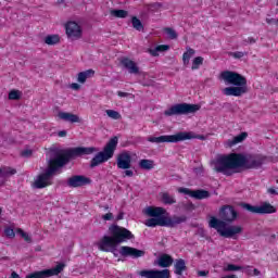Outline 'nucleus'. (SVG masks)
I'll return each instance as SVG.
<instances>
[{
	"instance_id": "1",
	"label": "nucleus",
	"mask_w": 278,
	"mask_h": 278,
	"mask_svg": "<svg viewBox=\"0 0 278 278\" xmlns=\"http://www.w3.org/2000/svg\"><path fill=\"white\" fill-rule=\"evenodd\" d=\"M99 149L94 147H76L68 149H51L50 156L48 160V168L45 173L40 174L35 182L33 184V188L40 190L42 188H47V186H51V177L55 175L60 170V168H64L71 160H77V157H83V155H92V153H98Z\"/></svg>"
},
{
	"instance_id": "2",
	"label": "nucleus",
	"mask_w": 278,
	"mask_h": 278,
	"mask_svg": "<svg viewBox=\"0 0 278 278\" xmlns=\"http://www.w3.org/2000/svg\"><path fill=\"white\" fill-rule=\"evenodd\" d=\"M266 162H273V156L231 153L219 156L212 164L215 173H222L226 177H231L236 173V168H245V170L262 168Z\"/></svg>"
},
{
	"instance_id": "3",
	"label": "nucleus",
	"mask_w": 278,
	"mask_h": 278,
	"mask_svg": "<svg viewBox=\"0 0 278 278\" xmlns=\"http://www.w3.org/2000/svg\"><path fill=\"white\" fill-rule=\"evenodd\" d=\"M219 218L212 217L210 227L216 229L222 238H236L238 233H242L241 226H227V223H233L238 218V212L231 205H224L219 210Z\"/></svg>"
},
{
	"instance_id": "4",
	"label": "nucleus",
	"mask_w": 278,
	"mask_h": 278,
	"mask_svg": "<svg viewBox=\"0 0 278 278\" xmlns=\"http://www.w3.org/2000/svg\"><path fill=\"white\" fill-rule=\"evenodd\" d=\"M219 79L225 81L226 87L223 93L226 97H242L249 92V87L247 85V77L233 71H224L219 75Z\"/></svg>"
},
{
	"instance_id": "5",
	"label": "nucleus",
	"mask_w": 278,
	"mask_h": 278,
	"mask_svg": "<svg viewBox=\"0 0 278 278\" xmlns=\"http://www.w3.org/2000/svg\"><path fill=\"white\" fill-rule=\"evenodd\" d=\"M117 147H118V137L114 136L106 142L102 151L98 152L91 159L89 163V168H97V166H101V164H105V162H110V160L114 157V153H116Z\"/></svg>"
},
{
	"instance_id": "6",
	"label": "nucleus",
	"mask_w": 278,
	"mask_h": 278,
	"mask_svg": "<svg viewBox=\"0 0 278 278\" xmlns=\"http://www.w3.org/2000/svg\"><path fill=\"white\" fill-rule=\"evenodd\" d=\"M205 140V137L201 135H194L192 131H179L176 135H163L160 137H148V142H155L156 144H160L162 142H184V140Z\"/></svg>"
},
{
	"instance_id": "7",
	"label": "nucleus",
	"mask_w": 278,
	"mask_h": 278,
	"mask_svg": "<svg viewBox=\"0 0 278 278\" xmlns=\"http://www.w3.org/2000/svg\"><path fill=\"white\" fill-rule=\"evenodd\" d=\"M188 220V216L181 215L177 216L174 215L172 218H157L152 217L146 220L147 227H169L170 229H175L177 225H181Z\"/></svg>"
},
{
	"instance_id": "8",
	"label": "nucleus",
	"mask_w": 278,
	"mask_h": 278,
	"mask_svg": "<svg viewBox=\"0 0 278 278\" xmlns=\"http://www.w3.org/2000/svg\"><path fill=\"white\" fill-rule=\"evenodd\" d=\"M201 110V104H190V103H178L172 105L168 110L164 112L165 116H181L184 114H197Z\"/></svg>"
},
{
	"instance_id": "9",
	"label": "nucleus",
	"mask_w": 278,
	"mask_h": 278,
	"mask_svg": "<svg viewBox=\"0 0 278 278\" xmlns=\"http://www.w3.org/2000/svg\"><path fill=\"white\" fill-rule=\"evenodd\" d=\"M109 233L115 240V244H123V242H127V240H134L136 238L134 233L129 231V229L118 226L116 224H112L109 227Z\"/></svg>"
},
{
	"instance_id": "10",
	"label": "nucleus",
	"mask_w": 278,
	"mask_h": 278,
	"mask_svg": "<svg viewBox=\"0 0 278 278\" xmlns=\"http://www.w3.org/2000/svg\"><path fill=\"white\" fill-rule=\"evenodd\" d=\"M240 207L242 210H245L247 212H251V214H275L277 212V208L268 203V202H263L262 205H252L245 202H242L240 204Z\"/></svg>"
},
{
	"instance_id": "11",
	"label": "nucleus",
	"mask_w": 278,
	"mask_h": 278,
	"mask_svg": "<svg viewBox=\"0 0 278 278\" xmlns=\"http://www.w3.org/2000/svg\"><path fill=\"white\" fill-rule=\"evenodd\" d=\"M64 268H66L65 263H58L55 267H52L50 269H43L39 271H35L31 274L26 275L25 278H49V277H58L60 273L64 271Z\"/></svg>"
},
{
	"instance_id": "12",
	"label": "nucleus",
	"mask_w": 278,
	"mask_h": 278,
	"mask_svg": "<svg viewBox=\"0 0 278 278\" xmlns=\"http://www.w3.org/2000/svg\"><path fill=\"white\" fill-rule=\"evenodd\" d=\"M117 247H118V243H116V240L112 235L102 237V239L98 244V249L100 251H103L104 253H114Z\"/></svg>"
},
{
	"instance_id": "13",
	"label": "nucleus",
	"mask_w": 278,
	"mask_h": 278,
	"mask_svg": "<svg viewBox=\"0 0 278 278\" xmlns=\"http://www.w3.org/2000/svg\"><path fill=\"white\" fill-rule=\"evenodd\" d=\"M92 179L84 175H74L67 179L68 188H84V186H90Z\"/></svg>"
},
{
	"instance_id": "14",
	"label": "nucleus",
	"mask_w": 278,
	"mask_h": 278,
	"mask_svg": "<svg viewBox=\"0 0 278 278\" xmlns=\"http://www.w3.org/2000/svg\"><path fill=\"white\" fill-rule=\"evenodd\" d=\"M140 277L144 278H170L169 269H143L139 271Z\"/></svg>"
},
{
	"instance_id": "15",
	"label": "nucleus",
	"mask_w": 278,
	"mask_h": 278,
	"mask_svg": "<svg viewBox=\"0 0 278 278\" xmlns=\"http://www.w3.org/2000/svg\"><path fill=\"white\" fill-rule=\"evenodd\" d=\"M65 31L67 38H72V40H79L81 38V26L76 22H68L65 25Z\"/></svg>"
},
{
	"instance_id": "16",
	"label": "nucleus",
	"mask_w": 278,
	"mask_h": 278,
	"mask_svg": "<svg viewBox=\"0 0 278 278\" xmlns=\"http://www.w3.org/2000/svg\"><path fill=\"white\" fill-rule=\"evenodd\" d=\"M147 252H144L143 250H138L136 248H131V247H127V245H123L119 249V254L123 257H134L135 260H138V257H144Z\"/></svg>"
},
{
	"instance_id": "17",
	"label": "nucleus",
	"mask_w": 278,
	"mask_h": 278,
	"mask_svg": "<svg viewBox=\"0 0 278 278\" xmlns=\"http://www.w3.org/2000/svg\"><path fill=\"white\" fill-rule=\"evenodd\" d=\"M117 168L121 170H127L131 168V154L129 152L124 151L117 155Z\"/></svg>"
},
{
	"instance_id": "18",
	"label": "nucleus",
	"mask_w": 278,
	"mask_h": 278,
	"mask_svg": "<svg viewBox=\"0 0 278 278\" xmlns=\"http://www.w3.org/2000/svg\"><path fill=\"white\" fill-rule=\"evenodd\" d=\"M144 214H147V216H150V218H173L166 216V214H168L166 212V208L160 206H148L144 210Z\"/></svg>"
},
{
	"instance_id": "19",
	"label": "nucleus",
	"mask_w": 278,
	"mask_h": 278,
	"mask_svg": "<svg viewBox=\"0 0 278 278\" xmlns=\"http://www.w3.org/2000/svg\"><path fill=\"white\" fill-rule=\"evenodd\" d=\"M121 66L123 68H126L130 75H138L140 73V67H138V64L136 62L131 61L129 58H122L119 60Z\"/></svg>"
},
{
	"instance_id": "20",
	"label": "nucleus",
	"mask_w": 278,
	"mask_h": 278,
	"mask_svg": "<svg viewBox=\"0 0 278 278\" xmlns=\"http://www.w3.org/2000/svg\"><path fill=\"white\" fill-rule=\"evenodd\" d=\"M58 117L61 121H65V123H81V117L77 114L68 113V112H59Z\"/></svg>"
},
{
	"instance_id": "21",
	"label": "nucleus",
	"mask_w": 278,
	"mask_h": 278,
	"mask_svg": "<svg viewBox=\"0 0 278 278\" xmlns=\"http://www.w3.org/2000/svg\"><path fill=\"white\" fill-rule=\"evenodd\" d=\"M173 262H175L173 256H170L168 254H162L157 258V261L154 262V264H157V266H160L161 268H168V267L173 266Z\"/></svg>"
},
{
	"instance_id": "22",
	"label": "nucleus",
	"mask_w": 278,
	"mask_h": 278,
	"mask_svg": "<svg viewBox=\"0 0 278 278\" xmlns=\"http://www.w3.org/2000/svg\"><path fill=\"white\" fill-rule=\"evenodd\" d=\"M174 268L175 275H178L179 277L184 275V271L188 270V266H186V261L184 258L176 260Z\"/></svg>"
},
{
	"instance_id": "23",
	"label": "nucleus",
	"mask_w": 278,
	"mask_h": 278,
	"mask_svg": "<svg viewBox=\"0 0 278 278\" xmlns=\"http://www.w3.org/2000/svg\"><path fill=\"white\" fill-rule=\"evenodd\" d=\"M249 137L248 132H241L238 136L233 137L232 140H228L227 144L228 147H236V144H240V142H244L247 138Z\"/></svg>"
},
{
	"instance_id": "24",
	"label": "nucleus",
	"mask_w": 278,
	"mask_h": 278,
	"mask_svg": "<svg viewBox=\"0 0 278 278\" xmlns=\"http://www.w3.org/2000/svg\"><path fill=\"white\" fill-rule=\"evenodd\" d=\"M90 77H94V70H87L78 73L77 81L78 84H86V79H90Z\"/></svg>"
},
{
	"instance_id": "25",
	"label": "nucleus",
	"mask_w": 278,
	"mask_h": 278,
	"mask_svg": "<svg viewBox=\"0 0 278 278\" xmlns=\"http://www.w3.org/2000/svg\"><path fill=\"white\" fill-rule=\"evenodd\" d=\"M212 197V193L210 191L204 189H197L193 190V199H197L198 201H203V199H210Z\"/></svg>"
},
{
	"instance_id": "26",
	"label": "nucleus",
	"mask_w": 278,
	"mask_h": 278,
	"mask_svg": "<svg viewBox=\"0 0 278 278\" xmlns=\"http://www.w3.org/2000/svg\"><path fill=\"white\" fill-rule=\"evenodd\" d=\"M168 49H170V46L160 45V46H156L154 49H149L148 53H150V55H152V58H157V55H160L159 53L168 51Z\"/></svg>"
},
{
	"instance_id": "27",
	"label": "nucleus",
	"mask_w": 278,
	"mask_h": 278,
	"mask_svg": "<svg viewBox=\"0 0 278 278\" xmlns=\"http://www.w3.org/2000/svg\"><path fill=\"white\" fill-rule=\"evenodd\" d=\"M161 201L164 205H175V203H177V200H175L173 195L168 194V192L161 193Z\"/></svg>"
},
{
	"instance_id": "28",
	"label": "nucleus",
	"mask_w": 278,
	"mask_h": 278,
	"mask_svg": "<svg viewBox=\"0 0 278 278\" xmlns=\"http://www.w3.org/2000/svg\"><path fill=\"white\" fill-rule=\"evenodd\" d=\"M12 175H16V168L12 167H0V177L5 178V177H12Z\"/></svg>"
},
{
	"instance_id": "29",
	"label": "nucleus",
	"mask_w": 278,
	"mask_h": 278,
	"mask_svg": "<svg viewBox=\"0 0 278 278\" xmlns=\"http://www.w3.org/2000/svg\"><path fill=\"white\" fill-rule=\"evenodd\" d=\"M60 35H48L45 37V43L53 47L54 45H59Z\"/></svg>"
},
{
	"instance_id": "30",
	"label": "nucleus",
	"mask_w": 278,
	"mask_h": 278,
	"mask_svg": "<svg viewBox=\"0 0 278 278\" xmlns=\"http://www.w3.org/2000/svg\"><path fill=\"white\" fill-rule=\"evenodd\" d=\"M153 166H155V164L151 160L143 159L139 161V168H142V170H151Z\"/></svg>"
},
{
	"instance_id": "31",
	"label": "nucleus",
	"mask_w": 278,
	"mask_h": 278,
	"mask_svg": "<svg viewBox=\"0 0 278 278\" xmlns=\"http://www.w3.org/2000/svg\"><path fill=\"white\" fill-rule=\"evenodd\" d=\"M111 16H114L115 18H127L129 16V12L118 9V10H111L110 11Z\"/></svg>"
},
{
	"instance_id": "32",
	"label": "nucleus",
	"mask_w": 278,
	"mask_h": 278,
	"mask_svg": "<svg viewBox=\"0 0 278 278\" xmlns=\"http://www.w3.org/2000/svg\"><path fill=\"white\" fill-rule=\"evenodd\" d=\"M194 53V49L188 48L187 51L182 54V62L185 66H188V64H190V58H192Z\"/></svg>"
},
{
	"instance_id": "33",
	"label": "nucleus",
	"mask_w": 278,
	"mask_h": 278,
	"mask_svg": "<svg viewBox=\"0 0 278 278\" xmlns=\"http://www.w3.org/2000/svg\"><path fill=\"white\" fill-rule=\"evenodd\" d=\"M131 23H132L134 29H136L137 31H144V25H142V21H140L136 16H132Z\"/></svg>"
},
{
	"instance_id": "34",
	"label": "nucleus",
	"mask_w": 278,
	"mask_h": 278,
	"mask_svg": "<svg viewBox=\"0 0 278 278\" xmlns=\"http://www.w3.org/2000/svg\"><path fill=\"white\" fill-rule=\"evenodd\" d=\"M199 66H203V56H197L193 59L191 71H198Z\"/></svg>"
},
{
	"instance_id": "35",
	"label": "nucleus",
	"mask_w": 278,
	"mask_h": 278,
	"mask_svg": "<svg viewBox=\"0 0 278 278\" xmlns=\"http://www.w3.org/2000/svg\"><path fill=\"white\" fill-rule=\"evenodd\" d=\"M164 31L167 34L169 40H177V31L170 27L164 28Z\"/></svg>"
},
{
	"instance_id": "36",
	"label": "nucleus",
	"mask_w": 278,
	"mask_h": 278,
	"mask_svg": "<svg viewBox=\"0 0 278 278\" xmlns=\"http://www.w3.org/2000/svg\"><path fill=\"white\" fill-rule=\"evenodd\" d=\"M106 115L109 118H113V121H121L122 118L121 113L114 110H106Z\"/></svg>"
},
{
	"instance_id": "37",
	"label": "nucleus",
	"mask_w": 278,
	"mask_h": 278,
	"mask_svg": "<svg viewBox=\"0 0 278 278\" xmlns=\"http://www.w3.org/2000/svg\"><path fill=\"white\" fill-rule=\"evenodd\" d=\"M9 99L10 101H18V99H21V91L18 90H11L9 92Z\"/></svg>"
},
{
	"instance_id": "38",
	"label": "nucleus",
	"mask_w": 278,
	"mask_h": 278,
	"mask_svg": "<svg viewBox=\"0 0 278 278\" xmlns=\"http://www.w3.org/2000/svg\"><path fill=\"white\" fill-rule=\"evenodd\" d=\"M17 233L25 240V242L31 244V237H29V235L25 232L22 228L17 229Z\"/></svg>"
},
{
	"instance_id": "39",
	"label": "nucleus",
	"mask_w": 278,
	"mask_h": 278,
	"mask_svg": "<svg viewBox=\"0 0 278 278\" xmlns=\"http://www.w3.org/2000/svg\"><path fill=\"white\" fill-rule=\"evenodd\" d=\"M4 236L7 238H9L10 240L16 238V232H14V229H12L11 227H7L4 229Z\"/></svg>"
},
{
	"instance_id": "40",
	"label": "nucleus",
	"mask_w": 278,
	"mask_h": 278,
	"mask_svg": "<svg viewBox=\"0 0 278 278\" xmlns=\"http://www.w3.org/2000/svg\"><path fill=\"white\" fill-rule=\"evenodd\" d=\"M178 192H180V194H187L188 197H191V199H193L194 190H192V189L179 188Z\"/></svg>"
},
{
	"instance_id": "41",
	"label": "nucleus",
	"mask_w": 278,
	"mask_h": 278,
	"mask_svg": "<svg viewBox=\"0 0 278 278\" xmlns=\"http://www.w3.org/2000/svg\"><path fill=\"white\" fill-rule=\"evenodd\" d=\"M149 8L152 12H157V10H160V8H164V4H162V2H153V3L149 4Z\"/></svg>"
},
{
	"instance_id": "42",
	"label": "nucleus",
	"mask_w": 278,
	"mask_h": 278,
	"mask_svg": "<svg viewBox=\"0 0 278 278\" xmlns=\"http://www.w3.org/2000/svg\"><path fill=\"white\" fill-rule=\"evenodd\" d=\"M226 270L233 273L236 270H242V266L233 265V264H228L226 267Z\"/></svg>"
},
{
	"instance_id": "43",
	"label": "nucleus",
	"mask_w": 278,
	"mask_h": 278,
	"mask_svg": "<svg viewBox=\"0 0 278 278\" xmlns=\"http://www.w3.org/2000/svg\"><path fill=\"white\" fill-rule=\"evenodd\" d=\"M230 55L235 58V60H240L241 58H244V55H247V52H230Z\"/></svg>"
},
{
	"instance_id": "44",
	"label": "nucleus",
	"mask_w": 278,
	"mask_h": 278,
	"mask_svg": "<svg viewBox=\"0 0 278 278\" xmlns=\"http://www.w3.org/2000/svg\"><path fill=\"white\" fill-rule=\"evenodd\" d=\"M184 208L187 212H193V210H197V206L192 202H188L187 204L184 205Z\"/></svg>"
},
{
	"instance_id": "45",
	"label": "nucleus",
	"mask_w": 278,
	"mask_h": 278,
	"mask_svg": "<svg viewBox=\"0 0 278 278\" xmlns=\"http://www.w3.org/2000/svg\"><path fill=\"white\" fill-rule=\"evenodd\" d=\"M31 155H34V151L29 150V149L24 150V151L21 152L22 157H31Z\"/></svg>"
},
{
	"instance_id": "46",
	"label": "nucleus",
	"mask_w": 278,
	"mask_h": 278,
	"mask_svg": "<svg viewBox=\"0 0 278 278\" xmlns=\"http://www.w3.org/2000/svg\"><path fill=\"white\" fill-rule=\"evenodd\" d=\"M103 220H113L114 219V214L112 213H106L102 215Z\"/></svg>"
},
{
	"instance_id": "47",
	"label": "nucleus",
	"mask_w": 278,
	"mask_h": 278,
	"mask_svg": "<svg viewBox=\"0 0 278 278\" xmlns=\"http://www.w3.org/2000/svg\"><path fill=\"white\" fill-rule=\"evenodd\" d=\"M124 177H134V170L131 169H124Z\"/></svg>"
},
{
	"instance_id": "48",
	"label": "nucleus",
	"mask_w": 278,
	"mask_h": 278,
	"mask_svg": "<svg viewBox=\"0 0 278 278\" xmlns=\"http://www.w3.org/2000/svg\"><path fill=\"white\" fill-rule=\"evenodd\" d=\"M210 275V271L207 270H199L198 277H207Z\"/></svg>"
},
{
	"instance_id": "49",
	"label": "nucleus",
	"mask_w": 278,
	"mask_h": 278,
	"mask_svg": "<svg viewBox=\"0 0 278 278\" xmlns=\"http://www.w3.org/2000/svg\"><path fill=\"white\" fill-rule=\"evenodd\" d=\"M81 88V85L77 84V83H74L71 85V89L72 90H80Z\"/></svg>"
},
{
	"instance_id": "50",
	"label": "nucleus",
	"mask_w": 278,
	"mask_h": 278,
	"mask_svg": "<svg viewBox=\"0 0 278 278\" xmlns=\"http://www.w3.org/2000/svg\"><path fill=\"white\" fill-rule=\"evenodd\" d=\"M193 172H194L197 175L203 174V166L193 168Z\"/></svg>"
},
{
	"instance_id": "51",
	"label": "nucleus",
	"mask_w": 278,
	"mask_h": 278,
	"mask_svg": "<svg viewBox=\"0 0 278 278\" xmlns=\"http://www.w3.org/2000/svg\"><path fill=\"white\" fill-rule=\"evenodd\" d=\"M266 23H268V25H271V23H274V25H278V20H275V18H266Z\"/></svg>"
},
{
	"instance_id": "52",
	"label": "nucleus",
	"mask_w": 278,
	"mask_h": 278,
	"mask_svg": "<svg viewBox=\"0 0 278 278\" xmlns=\"http://www.w3.org/2000/svg\"><path fill=\"white\" fill-rule=\"evenodd\" d=\"M245 42H249L250 45H255L257 40L253 37H249L248 39H245Z\"/></svg>"
},
{
	"instance_id": "53",
	"label": "nucleus",
	"mask_w": 278,
	"mask_h": 278,
	"mask_svg": "<svg viewBox=\"0 0 278 278\" xmlns=\"http://www.w3.org/2000/svg\"><path fill=\"white\" fill-rule=\"evenodd\" d=\"M260 275H262V271H260V269L254 268V269L252 270V276H254V277H260Z\"/></svg>"
},
{
	"instance_id": "54",
	"label": "nucleus",
	"mask_w": 278,
	"mask_h": 278,
	"mask_svg": "<svg viewBox=\"0 0 278 278\" xmlns=\"http://www.w3.org/2000/svg\"><path fill=\"white\" fill-rule=\"evenodd\" d=\"M66 130H60L59 132H58V136L60 137V138H66Z\"/></svg>"
},
{
	"instance_id": "55",
	"label": "nucleus",
	"mask_w": 278,
	"mask_h": 278,
	"mask_svg": "<svg viewBox=\"0 0 278 278\" xmlns=\"http://www.w3.org/2000/svg\"><path fill=\"white\" fill-rule=\"evenodd\" d=\"M124 216H125V213H119L117 216H116V220H123V218H124Z\"/></svg>"
},
{
	"instance_id": "56",
	"label": "nucleus",
	"mask_w": 278,
	"mask_h": 278,
	"mask_svg": "<svg viewBox=\"0 0 278 278\" xmlns=\"http://www.w3.org/2000/svg\"><path fill=\"white\" fill-rule=\"evenodd\" d=\"M10 278H21V276L16 271H12Z\"/></svg>"
},
{
	"instance_id": "57",
	"label": "nucleus",
	"mask_w": 278,
	"mask_h": 278,
	"mask_svg": "<svg viewBox=\"0 0 278 278\" xmlns=\"http://www.w3.org/2000/svg\"><path fill=\"white\" fill-rule=\"evenodd\" d=\"M117 94L118 97H129V93L123 91H118Z\"/></svg>"
},
{
	"instance_id": "58",
	"label": "nucleus",
	"mask_w": 278,
	"mask_h": 278,
	"mask_svg": "<svg viewBox=\"0 0 278 278\" xmlns=\"http://www.w3.org/2000/svg\"><path fill=\"white\" fill-rule=\"evenodd\" d=\"M267 192H268L269 194H277V190H275V188H269V189L267 190Z\"/></svg>"
},
{
	"instance_id": "59",
	"label": "nucleus",
	"mask_w": 278,
	"mask_h": 278,
	"mask_svg": "<svg viewBox=\"0 0 278 278\" xmlns=\"http://www.w3.org/2000/svg\"><path fill=\"white\" fill-rule=\"evenodd\" d=\"M247 274L253 277V270H251V266H247Z\"/></svg>"
},
{
	"instance_id": "60",
	"label": "nucleus",
	"mask_w": 278,
	"mask_h": 278,
	"mask_svg": "<svg viewBox=\"0 0 278 278\" xmlns=\"http://www.w3.org/2000/svg\"><path fill=\"white\" fill-rule=\"evenodd\" d=\"M223 278H238L236 275L225 276Z\"/></svg>"
},
{
	"instance_id": "61",
	"label": "nucleus",
	"mask_w": 278,
	"mask_h": 278,
	"mask_svg": "<svg viewBox=\"0 0 278 278\" xmlns=\"http://www.w3.org/2000/svg\"><path fill=\"white\" fill-rule=\"evenodd\" d=\"M269 162H278V156H276V157L271 156V161H269Z\"/></svg>"
},
{
	"instance_id": "62",
	"label": "nucleus",
	"mask_w": 278,
	"mask_h": 278,
	"mask_svg": "<svg viewBox=\"0 0 278 278\" xmlns=\"http://www.w3.org/2000/svg\"><path fill=\"white\" fill-rule=\"evenodd\" d=\"M115 257H118V250L112 252Z\"/></svg>"
},
{
	"instance_id": "63",
	"label": "nucleus",
	"mask_w": 278,
	"mask_h": 278,
	"mask_svg": "<svg viewBox=\"0 0 278 278\" xmlns=\"http://www.w3.org/2000/svg\"><path fill=\"white\" fill-rule=\"evenodd\" d=\"M58 3L60 4V3H64V0H58Z\"/></svg>"
},
{
	"instance_id": "64",
	"label": "nucleus",
	"mask_w": 278,
	"mask_h": 278,
	"mask_svg": "<svg viewBox=\"0 0 278 278\" xmlns=\"http://www.w3.org/2000/svg\"><path fill=\"white\" fill-rule=\"evenodd\" d=\"M104 210H110V206H109V205H105V206H104Z\"/></svg>"
}]
</instances>
